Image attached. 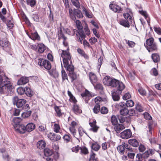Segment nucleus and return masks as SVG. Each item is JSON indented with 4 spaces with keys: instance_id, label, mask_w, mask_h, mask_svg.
<instances>
[{
    "instance_id": "obj_62",
    "label": "nucleus",
    "mask_w": 161,
    "mask_h": 161,
    "mask_svg": "<svg viewBox=\"0 0 161 161\" xmlns=\"http://www.w3.org/2000/svg\"><path fill=\"white\" fill-rule=\"evenodd\" d=\"M117 149L120 153H123L125 149L123 145H120L117 147Z\"/></svg>"
},
{
    "instance_id": "obj_21",
    "label": "nucleus",
    "mask_w": 161,
    "mask_h": 161,
    "mask_svg": "<svg viewBox=\"0 0 161 161\" xmlns=\"http://www.w3.org/2000/svg\"><path fill=\"white\" fill-rule=\"evenodd\" d=\"M115 125L114 127V129L115 130L117 133H118L120 132L121 131L125 129L124 126L120 124H116Z\"/></svg>"
},
{
    "instance_id": "obj_22",
    "label": "nucleus",
    "mask_w": 161,
    "mask_h": 161,
    "mask_svg": "<svg viewBox=\"0 0 161 161\" xmlns=\"http://www.w3.org/2000/svg\"><path fill=\"white\" fill-rule=\"evenodd\" d=\"M73 110L74 113L76 114H80L82 112L81 109L79 106L75 103L73 105Z\"/></svg>"
},
{
    "instance_id": "obj_63",
    "label": "nucleus",
    "mask_w": 161,
    "mask_h": 161,
    "mask_svg": "<svg viewBox=\"0 0 161 161\" xmlns=\"http://www.w3.org/2000/svg\"><path fill=\"white\" fill-rule=\"evenodd\" d=\"M81 152L84 154H86L88 153V151L87 149L85 147H80V149Z\"/></svg>"
},
{
    "instance_id": "obj_53",
    "label": "nucleus",
    "mask_w": 161,
    "mask_h": 161,
    "mask_svg": "<svg viewBox=\"0 0 161 161\" xmlns=\"http://www.w3.org/2000/svg\"><path fill=\"white\" fill-rule=\"evenodd\" d=\"M62 76V79L64 80L65 79H68L67 75L64 69H62L61 71Z\"/></svg>"
},
{
    "instance_id": "obj_59",
    "label": "nucleus",
    "mask_w": 161,
    "mask_h": 161,
    "mask_svg": "<svg viewBox=\"0 0 161 161\" xmlns=\"http://www.w3.org/2000/svg\"><path fill=\"white\" fill-rule=\"evenodd\" d=\"M145 119L147 120H150L152 119V118L150 115L147 113H145L143 114Z\"/></svg>"
},
{
    "instance_id": "obj_64",
    "label": "nucleus",
    "mask_w": 161,
    "mask_h": 161,
    "mask_svg": "<svg viewBox=\"0 0 161 161\" xmlns=\"http://www.w3.org/2000/svg\"><path fill=\"white\" fill-rule=\"evenodd\" d=\"M80 147L79 146L77 145L76 146L73 147L72 148V152L77 153L80 149Z\"/></svg>"
},
{
    "instance_id": "obj_17",
    "label": "nucleus",
    "mask_w": 161,
    "mask_h": 161,
    "mask_svg": "<svg viewBox=\"0 0 161 161\" xmlns=\"http://www.w3.org/2000/svg\"><path fill=\"white\" fill-rule=\"evenodd\" d=\"M21 121V119L19 117H15L14 118L12 124L14 128L20 125V123Z\"/></svg>"
},
{
    "instance_id": "obj_35",
    "label": "nucleus",
    "mask_w": 161,
    "mask_h": 161,
    "mask_svg": "<svg viewBox=\"0 0 161 161\" xmlns=\"http://www.w3.org/2000/svg\"><path fill=\"white\" fill-rule=\"evenodd\" d=\"M68 94L70 97L69 100L70 102H73L74 104L75 103L77 102L75 97L72 94L71 92L69 91H68Z\"/></svg>"
},
{
    "instance_id": "obj_60",
    "label": "nucleus",
    "mask_w": 161,
    "mask_h": 161,
    "mask_svg": "<svg viewBox=\"0 0 161 161\" xmlns=\"http://www.w3.org/2000/svg\"><path fill=\"white\" fill-rule=\"evenodd\" d=\"M140 13L146 19H147L148 17V15L147 13V12L145 11L141 10L139 11Z\"/></svg>"
},
{
    "instance_id": "obj_15",
    "label": "nucleus",
    "mask_w": 161,
    "mask_h": 161,
    "mask_svg": "<svg viewBox=\"0 0 161 161\" xmlns=\"http://www.w3.org/2000/svg\"><path fill=\"white\" fill-rule=\"evenodd\" d=\"M29 80V78L23 76L18 80L17 84L18 85H25L27 83Z\"/></svg>"
},
{
    "instance_id": "obj_13",
    "label": "nucleus",
    "mask_w": 161,
    "mask_h": 161,
    "mask_svg": "<svg viewBox=\"0 0 161 161\" xmlns=\"http://www.w3.org/2000/svg\"><path fill=\"white\" fill-rule=\"evenodd\" d=\"M81 96L86 103H88V100L91 98V94L87 90H86L84 93L81 94Z\"/></svg>"
},
{
    "instance_id": "obj_57",
    "label": "nucleus",
    "mask_w": 161,
    "mask_h": 161,
    "mask_svg": "<svg viewBox=\"0 0 161 161\" xmlns=\"http://www.w3.org/2000/svg\"><path fill=\"white\" fill-rule=\"evenodd\" d=\"M55 110L56 112L57 115L58 116H60L62 115L61 110L58 107L56 106L55 107Z\"/></svg>"
},
{
    "instance_id": "obj_36",
    "label": "nucleus",
    "mask_w": 161,
    "mask_h": 161,
    "mask_svg": "<svg viewBox=\"0 0 161 161\" xmlns=\"http://www.w3.org/2000/svg\"><path fill=\"white\" fill-rule=\"evenodd\" d=\"M151 57L153 61L154 62H157L159 60V56L157 53H153L152 54Z\"/></svg>"
},
{
    "instance_id": "obj_54",
    "label": "nucleus",
    "mask_w": 161,
    "mask_h": 161,
    "mask_svg": "<svg viewBox=\"0 0 161 161\" xmlns=\"http://www.w3.org/2000/svg\"><path fill=\"white\" fill-rule=\"evenodd\" d=\"M125 42L127 43L129 47H132L135 46V43L133 42L130 41L128 40H125Z\"/></svg>"
},
{
    "instance_id": "obj_8",
    "label": "nucleus",
    "mask_w": 161,
    "mask_h": 161,
    "mask_svg": "<svg viewBox=\"0 0 161 161\" xmlns=\"http://www.w3.org/2000/svg\"><path fill=\"white\" fill-rule=\"evenodd\" d=\"M132 132L130 129L124 130L120 134V137L125 139H127L130 138L132 136Z\"/></svg>"
},
{
    "instance_id": "obj_42",
    "label": "nucleus",
    "mask_w": 161,
    "mask_h": 161,
    "mask_svg": "<svg viewBox=\"0 0 161 161\" xmlns=\"http://www.w3.org/2000/svg\"><path fill=\"white\" fill-rule=\"evenodd\" d=\"M31 111H28L24 112L22 114V117L24 118H27L31 115Z\"/></svg>"
},
{
    "instance_id": "obj_45",
    "label": "nucleus",
    "mask_w": 161,
    "mask_h": 161,
    "mask_svg": "<svg viewBox=\"0 0 161 161\" xmlns=\"http://www.w3.org/2000/svg\"><path fill=\"white\" fill-rule=\"evenodd\" d=\"M100 106L99 104H96L93 109V112L95 114H97L100 110Z\"/></svg>"
},
{
    "instance_id": "obj_32",
    "label": "nucleus",
    "mask_w": 161,
    "mask_h": 161,
    "mask_svg": "<svg viewBox=\"0 0 161 161\" xmlns=\"http://www.w3.org/2000/svg\"><path fill=\"white\" fill-rule=\"evenodd\" d=\"M25 93L27 96L31 97L32 96V91L29 87H25Z\"/></svg>"
},
{
    "instance_id": "obj_52",
    "label": "nucleus",
    "mask_w": 161,
    "mask_h": 161,
    "mask_svg": "<svg viewBox=\"0 0 161 161\" xmlns=\"http://www.w3.org/2000/svg\"><path fill=\"white\" fill-rule=\"evenodd\" d=\"M63 139L66 142H68L70 141L71 138L69 135L65 134L63 136Z\"/></svg>"
},
{
    "instance_id": "obj_55",
    "label": "nucleus",
    "mask_w": 161,
    "mask_h": 161,
    "mask_svg": "<svg viewBox=\"0 0 161 161\" xmlns=\"http://www.w3.org/2000/svg\"><path fill=\"white\" fill-rule=\"evenodd\" d=\"M151 154V151L150 150L146 151L143 154L144 158H148L149 156Z\"/></svg>"
},
{
    "instance_id": "obj_23",
    "label": "nucleus",
    "mask_w": 161,
    "mask_h": 161,
    "mask_svg": "<svg viewBox=\"0 0 161 161\" xmlns=\"http://www.w3.org/2000/svg\"><path fill=\"white\" fill-rule=\"evenodd\" d=\"M78 53L81 56L83 57L84 58L86 59H88L89 57V56L82 49L80 48H78L77 50Z\"/></svg>"
},
{
    "instance_id": "obj_61",
    "label": "nucleus",
    "mask_w": 161,
    "mask_h": 161,
    "mask_svg": "<svg viewBox=\"0 0 161 161\" xmlns=\"http://www.w3.org/2000/svg\"><path fill=\"white\" fill-rule=\"evenodd\" d=\"M46 126L44 125H41L39 126L38 130L42 132H44L46 130Z\"/></svg>"
},
{
    "instance_id": "obj_58",
    "label": "nucleus",
    "mask_w": 161,
    "mask_h": 161,
    "mask_svg": "<svg viewBox=\"0 0 161 161\" xmlns=\"http://www.w3.org/2000/svg\"><path fill=\"white\" fill-rule=\"evenodd\" d=\"M138 91L140 94L142 96H145L146 94V91L142 87L138 89Z\"/></svg>"
},
{
    "instance_id": "obj_24",
    "label": "nucleus",
    "mask_w": 161,
    "mask_h": 161,
    "mask_svg": "<svg viewBox=\"0 0 161 161\" xmlns=\"http://www.w3.org/2000/svg\"><path fill=\"white\" fill-rule=\"evenodd\" d=\"M81 31L78 32L76 34V36L78 37V41L80 42L81 44L82 43V40L85 37V36L82 32H81Z\"/></svg>"
},
{
    "instance_id": "obj_40",
    "label": "nucleus",
    "mask_w": 161,
    "mask_h": 161,
    "mask_svg": "<svg viewBox=\"0 0 161 161\" xmlns=\"http://www.w3.org/2000/svg\"><path fill=\"white\" fill-rule=\"evenodd\" d=\"M76 25L78 29L79 30V31H81L83 28L81 23L80 21L77 20L75 21Z\"/></svg>"
},
{
    "instance_id": "obj_31",
    "label": "nucleus",
    "mask_w": 161,
    "mask_h": 161,
    "mask_svg": "<svg viewBox=\"0 0 161 161\" xmlns=\"http://www.w3.org/2000/svg\"><path fill=\"white\" fill-rule=\"evenodd\" d=\"M64 31L66 33L72 36L74 35L77 30L75 29H72L70 31L69 29L68 28L64 29Z\"/></svg>"
},
{
    "instance_id": "obj_37",
    "label": "nucleus",
    "mask_w": 161,
    "mask_h": 161,
    "mask_svg": "<svg viewBox=\"0 0 161 161\" xmlns=\"http://www.w3.org/2000/svg\"><path fill=\"white\" fill-rule=\"evenodd\" d=\"M112 96L113 100L115 101H118L120 97L119 95L115 93V91H114L112 93Z\"/></svg>"
},
{
    "instance_id": "obj_20",
    "label": "nucleus",
    "mask_w": 161,
    "mask_h": 161,
    "mask_svg": "<svg viewBox=\"0 0 161 161\" xmlns=\"http://www.w3.org/2000/svg\"><path fill=\"white\" fill-rule=\"evenodd\" d=\"M89 76L91 83L94 85L97 81V78L96 75L93 73H90Z\"/></svg>"
},
{
    "instance_id": "obj_28",
    "label": "nucleus",
    "mask_w": 161,
    "mask_h": 161,
    "mask_svg": "<svg viewBox=\"0 0 161 161\" xmlns=\"http://www.w3.org/2000/svg\"><path fill=\"white\" fill-rule=\"evenodd\" d=\"M128 142L129 144L134 147H137L139 144L138 141L135 139H130L128 140Z\"/></svg>"
},
{
    "instance_id": "obj_12",
    "label": "nucleus",
    "mask_w": 161,
    "mask_h": 161,
    "mask_svg": "<svg viewBox=\"0 0 161 161\" xmlns=\"http://www.w3.org/2000/svg\"><path fill=\"white\" fill-rule=\"evenodd\" d=\"M10 44L6 39H4L0 41V46L3 47V49L8 50L9 48Z\"/></svg>"
},
{
    "instance_id": "obj_10",
    "label": "nucleus",
    "mask_w": 161,
    "mask_h": 161,
    "mask_svg": "<svg viewBox=\"0 0 161 161\" xmlns=\"http://www.w3.org/2000/svg\"><path fill=\"white\" fill-rule=\"evenodd\" d=\"M47 136L50 140L53 142L57 141L60 139L61 138L60 135L56 134L52 132H50L48 134Z\"/></svg>"
},
{
    "instance_id": "obj_26",
    "label": "nucleus",
    "mask_w": 161,
    "mask_h": 161,
    "mask_svg": "<svg viewBox=\"0 0 161 161\" xmlns=\"http://www.w3.org/2000/svg\"><path fill=\"white\" fill-rule=\"evenodd\" d=\"M37 147L39 149L44 148L46 146L45 142L43 140L39 141L37 143Z\"/></svg>"
},
{
    "instance_id": "obj_4",
    "label": "nucleus",
    "mask_w": 161,
    "mask_h": 161,
    "mask_svg": "<svg viewBox=\"0 0 161 161\" xmlns=\"http://www.w3.org/2000/svg\"><path fill=\"white\" fill-rule=\"evenodd\" d=\"M144 46L149 52L156 51L157 49V46L154 42V39L152 37L146 40Z\"/></svg>"
},
{
    "instance_id": "obj_43",
    "label": "nucleus",
    "mask_w": 161,
    "mask_h": 161,
    "mask_svg": "<svg viewBox=\"0 0 161 161\" xmlns=\"http://www.w3.org/2000/svg\"><path fill=\"white\" fill-rule=\"evenodd\" d=\"M100 147V146L97 143H93L92 146V149L96 151H97Z\"/></svg>"
},
{
    "instance_id": "obj_27",
    "label": "nucleus",
    "mask_w": 161,
    "mask_h": 161,
    "mask_svg": "<svg viewBox=\"0 0 161 161\" xmlns=\"http://www.w3.org/2000/svg\"><path fill=\"white\" fill-rule=\"evenodd\" d=\"M38 50L39 53H43L46 48V47L42 43L39 44L37 45Z\"/></svg>"
},
{
    "instance_id": "obj_51",
    "label": "nucleus",
    "mask_w": 161,
    "mask_h": 161,
    "mask_svg": "<svg viewBox=\"0 0 161 161\" xmlns=\"http://www.w3.org/2000/svg\"><path fill=\"white\" fill-rule=\"evenodd\" d=\"M153 29L156 33L158 35H161V29L160 27L155 26Z\"/></svg>"
},
{
    "instance_id": "obj_19",
    "label": "nucleus",
    "mask_w": 161,
    "mask_h": 161,
    "mask_svg": "<svg viewBox=\"0 0 161 161\" xmlns=\"http://www.w3.org/2000/svg\"><path fill=\"white\" fill-rule=\"evenodd\" d=\"M35 128V124L32 123H29L25 126L26 130L28 132H31Z\"/></svg>"
},
{
    "instance_id": "obj_29",
    "label": "nucleus",
    "mask_w": 161,
    "mask_h": 161,
    "mask_svg": "<svg viewBox=\"0 0 161 161\" xmlns=\"http://www.w3.org/2000/svg\"><path fill=\"white\" fill-rule=\"evenodd\" d=\"M83 12L86 17L88 18H92V14L84 7L83 8Z\"/></svg>"
},
{
    "instance_id": "obj_7",
    "label": "nucleus",
    "mask_w": 161,
    "mask_h": 161,
    "mask_svg": "<svg viewBox=\"0 0 161 161\" xmlns=\"http://www.w3.org/2000/svg\"><path fill=\"white\" fill-rule=\"evenodd\" d=\"M123 16L127 21H129L131 22H132V13L130 9L127 8L126 9L125 12L123 14Z\"/></svg>"
},
{
    "instance_id": "obj_14",
    "label": "nucleus",
    "mask_w": 161,
    "mask_h": 161,
    "mask_svg": "<svg viewBox=\"0 0 161 161\" xmlns=\"http://www.w3.org/2000/svg\"><path fill=\"white\" fill-rule=\"evenodd\" d=\"M15 130L18 132L23 134L25 132V127L23 125L20 124L14 128Z\"/></svg>"
},
{
    "instance_id": "obj_34",
    "label": "nucleus",
    "mask_w": 161,
    "mask_h": 161,
    "mask_svg": "<svg viewBox=\"0 0 161 161\" xmlns=\"http://www.w3.org/2000/svg\"><path fill=\"white\" fill-rule=\"evenodd\" d=\"M135 109L136 111L139 112H142L144 111V109L141 105L138 103L136 104Z\"/></svg>"
},
{
    "instance_id": "obj_46",
    "label": "nucleus",
    "mask_w": 161,
    "mask_h": 161,
    "mask_svg": "<svg viewBox=\"0 0 161 161\" xmlns=\"http://www.w3.org/2000/svg\"><path fill=\"white\" fill-rule=\"evenodd\" d=\"M111 122L113 125H116L118 123L117 118L115 115L112 116L111 119Z\"/></svg>"
},
{
    "instance_id": "obj_16",
    "label": "nucleus",
    "mask_w": 161,
    "mask_h": 161,
    "mask_svg": "<svg viewBox=\"0 0 161 161\" xmlns=\"http://www.w3.org/2000/svg\"><path fill=\"white\" fill-rule=\"evenodd\" d=\"M110 8L115 12H119L121 10V8L115 4H111L109 5Z\"/></svg>"
},
{
    "instance_id": "obj_2",
    "label": "nucleus",
    "mask_w": 161,
    "mask_h": 161,
    "mask_svg": "<svg viewBox=\"0 0 161 161\" xmlns=\"http://www.w3.org/2000/svg\"><path fill=\"white\" fill-rule=\"evenodd\" d=\"M103 83L106 86L115 88L118 91H120L125 88L123 83L115 79H113L109 76H106L103 79Z\"/></svg>"
},
{
    "instance_id": "obj_25",
    "label": "nucleus",
    "mask_w": 161,
    "mask_h": 161,
    "mask_svg": "<svg viewBox=\"0 0 161 161\" xmlns=\"http://www.w3.org/2000/svg\"><path fill=\"white\" fill-rule=\"evenodd\" d=\"M29 36L33 40H37L39 41L40 40V37L36 32L31 33V35H30Z\"/></svg>"
},
{
    "instance_id": "obj_11",
    "label": "nucleus",
    "mask_w": 161,
    "mask_h": 161,
    "mask_svg": "<svg viewBox=\"0 0 161 161\" xmlns=\"http://www.w3.org/2000/svg\"><path fill=\"white\" fill-rule=\"evenodd\" d=\"M114 144L115 142L111 140H109L107 142H104L102 144V149L103 150H105L111 146H114Z\"/></svg>"
},
{
    "instance_id": "obj_39",
    "label": "nucleus",
    "mask_w": 161,
    "mask_h": 161,
    "mask_svg": "<svg viewBox=\"0 0 161 161\" xmlns=\"http://www.w3.org/2000/svg\"><path fill=\"white\" fill-rule=\"evenodd\" d=\"M53 130L54 132L58 133L60 132V127L59 124H54Z\"/></svg>"
},
{
    "instance_id": "obj_1",
    "label": "nucleus",
    "mask_w": 161,
    "mask_h": 161,
    "mask_svg": "<svg viewBox=\"0 0 161 161\" xmlns=\"http://www.w3.org/2000/svg\"><path fill=\"white\" fill-rule=\"evenodd\" d=\"M13 86L8 78L5 75H0V92L9 93L14 90Z\"/></svg>"
},
{
    "instance_id": "obj_9",
    "label": "nucleus",
    "mask_w": 161,
    "mask_h": 161,
    "mask_svg": "<svg viewBox=\"0 0 161 161\" xmlns=\"http://www.w3.org/2000/svg\"><path fill=\"white\" fill-rule=\"evenodd\" d=\"M26 103V101L24 99H18V97H15L13 98V103H16V106L18 108L22 107Z\"/></svg>"
},
{
    "instance_id": "obj_47",
    "label": "nucleus",
    "mask_w": 161,
    "mask_h": 161,
    "mask_svg": "<svg viewBox=\"0 0 161 161\" xmlns=\"http://www.w3.org/2000/svg\"><path fill=\"white\" fill-rule=\"evenodd\" d=\"M71 1L73 5L76 8H79L80 7V4L79 0H71Z\"/></svg>"
},
{
    "instance_id": "obj_38",
    "label": "nucleus",
    "mask_w": 161,
    "mask_h": 161,
    "mask_svg": "<svg viewBox=\"0 0 161 161\" xmlns=\"http://www.w3.org/2000/svg\"><path fill=\"white\" fill-rule=\"evenodd\" d=\"M129 113L128 110L126 107L122 108L120 110V114L123 116L126 115Z\"/></svg>"
},
{
    "instance_id": "obj_3",
    "label": "nucleus",
    "mask_w": 161,
    "mask_h": 161,
    "mask_svg": "<svg viewBox=\"0 0 161 161\" xmlns=\"http://www.w3.org/2000/svg\"><path fill=\"white\" fill-rule=\"evenodd\" d=\"M61 56L63 58L64 66L69 72L74 71V66L72 64L71 57L68 52V49L67 50H62Z\"/></svg>"
},
{
    "instance_id": "obj_5",
    "label": "nucleus",
    "mask_w": 161,
    "mask_h": 161,
    "mask_svg": "<svg viewBox=\"0 0 161 161\" xmlns=\"http://www.w3.org/2000/svg\"><path fill=\"white\" fill-rule=\"evenodd\" d=\"M69 15L70 18L73 20H75V15L79 18H82L83 17V15L79 9H74L73 10L72 9L70 8Z\"/></svg>"
},
{
    "instance_id": "obj_49",
    "label": "nucleus",
    "mask_w": 161,
    "mask_h": 161,
    "mask_svg": "<svg viewBox=\"0 0 161 161\" xmlns=\"http://www.w3.org/2000/svg\"><path fill=\"white\" fill-rule=\"evenodd\" d=\"M69 130L70 133L75 137L76 135V132L75 128H72L71 127H69Z\"/></svg>"
},
{
    "instance_id": "obj_33",
    "label": "nucleus",
    "mask_w": 161,
    "mask_h": 161,
    "mask_svg": "<svg viewBox=\"0 0 161 161\" xmlns=\"http://www.w3.org/2000/svg\"><path fill=\"white\" fill-rule=\"evenodd\" d=\"M119 24L122 26L127 27H130V25L128 21H126L125 20H121L119 21Z\"/></svg>"
},
{
    "instance_id": "obj_30",
    "label": "nucleus",
    "mask_w": 161,
    "mask_h": 161,
    "mask_svg": "<svg viewBox=\"0 0 161 161\" xmlns=\"http://www.w3.org/2000/svg\"><path fill=\"white\" fill-rule=\"evenodd\" d=\"M53 151L49 148H46L44 150V153L45 156L49 157L53 153Z\"/></svg>"
},
{
    "instance_id": "obj_41",
    "label": "nucleus",
    "mask_w": 161,
    "mask_h": 161,
    "mask_svg": "<svg viewBox=\"0 0 161 161\" xmlns=\"http://www.w3.org/2000/svg\"><path fill=\"white\" fill-rule=\"evenodd\" d=\"M134 102L131 100H129L126 101L125 105L127 107H131L134 105Z\"/></svg>"
},
{
    "instance_id": "obj_6",
    "label": "nucleus",
    "mask_w": 161,
    "mask_h": 161,
    "mask_svg": "<svg viewBox=\"0 0 161 161\" xmlns=\"http://www.w3.org/2000/svg\"><path fill=\"white\" fill-rule=\"evenodd\" d=\"M38 64L41 66L43 67L48 70L50 69L51 67L50 63L47 60H44L43 59H39Z\"/></svg>"
},
{
    "instance_id": "obj_50",
    "label": "nucleus",
    "mask_w": 161,
    "mask_h": 161,
    "mask_svg": "<svg viewBox=\"0 0 161 161\" xmlns=\"http://www.w3.org/2000/svg\"><path fill=\"white\" fill-rule=\"evenodd\" d=\"M17 92L19 94L22 95L24 94L25 92V88L19 87L17 89Z\"/></svg>"
},
{
    "instance_id": "obj_48",
    "label": "nucleus",
    "mask_w": 161,
    "mask_h": 161,
    "mask_svg": "<svg viewBox=\"0 0 161 161\" xmlns=\"http://www.w3.org/2000/svg\"><path fill=\"white\" fill-rule=\"evenodd\" d=\"M129 113L128 114L130 116H132L133 115H137L136 112L135 110L133 108H131L128 110Z\"/></svg>"
},
{
    "instance_id": "obj_56",
    "label": "nucleus",
    "mask_w": 161,
    "mask_h": 161,
    "mask_svg": "<svg viewBox=\"0 0 161 161\" xmlns=\"http://www.w3.org/2000/svg\"><path fill=\"white\" fill-rule=\"evenodd\" d=\"M100 112L102 114H106L108 112V110L107 108L103 107L101 108Z\"/></svg>"
},
{
    "instance_id": "obj_44",
    "label": "nucleus",
    "mask_w": 161,
    "mask_h": 161,
    "mask_svg": "<svg viewBox=\"0 0 161 161\" xmlns=\"http://www.w3.org/2000/svg\"><path fill=\"white\" fill-rule=\"evenodd\" d=\"M26 3L28 5L34 7L36 4V1L35 0H26Z\"/></svg>"
},
{
    "instance_id": "obj_18",
    "label": "nucleus",
    "mask_w": 161,
    "mask_h": 161,
    "mask_svg": "<svg viewBox=\"0 0 161 161\" xmlns=\"http://www.w3.org/2000/svg\"><path fill=\"white\" fill-rule=\"evenodd\" d=\"M96 122L95 120H93L92 122H90L89 125L91 128L90 130L93 131L94 132H97L99 127L96 125Z\"/></svg>"
}]
</instances>
